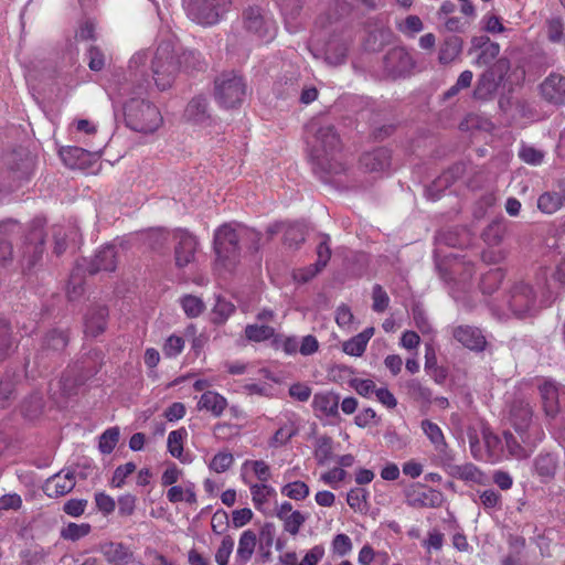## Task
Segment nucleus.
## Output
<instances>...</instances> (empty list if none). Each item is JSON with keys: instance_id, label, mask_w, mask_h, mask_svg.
Returning <instances> with one entry per match:
<instances>
[{"instance_id": "obj_59", "label": "nucleus", "mask_w": 565, "mask_h": 565, "mask_svg": "<svg viewBox=\"0 0 565 565\" xmlns=\"http://www.w3.org/2000/svg\"><path fill=\"white\" fill-rule=\"evenodd\" d=\"M398 31L408 38H414L424 30V23L418 15H407L403 23L398 24Z\"/></svg>"}, {"instance_id": "obj_30", "label": "nucleus", "mask_w": 565, "mask_h": 565, "mask_svg": "<svg viewBox=\"0 0 565 565\" xmlns=\"http://www.w3.org/2000/svg\"><path fill=\"white\" fill-rule=\"evenodd\" d=\"M420 427L429 439V441L434 445V448L440 455H447L448 444L446 443L444 433L441 428L434 422L429 419H424L420 423Z\"/></svg>"}, {"instance_id": "obj_11", "label": "nucleus", "mask_w": 565, "mask_h": 565, "mask_svg": "<svg viewBox=\"0 0 565 565\" xmlns=\"http://www.w3.org/2000/svg\"><path fill=\"white\" fill-rule=\"evenodd\" d=\"M45 234L41 226H33L25 236L23 246L22 267L24 271H32L42 260L44 253Z\"/></svg>"}, {"instance_id": "obj_62", "label": "nucleus", "mask_w": 565, "mask_h": 565, "mask_svg": "<svg viewBox=\"0 0 565 565\" xmlns=\"http://www.w3.org/2000/svg\"><path fill=\"white\" fill-rule=\"evenodd\" d=\"M499 53L500 45L497 42L487 44L482 50H480L475 63L478 66L489 65L498 57Z\"/></svg>"}, {"instance_id": "obj_58", "label": "nucleus", "mask_w": 565, "mask_h": 565, "mask_svg": "<svg viewBox=\"0 0 565 565\" xmlns=\"http://www.w3.org/2000/svg\"><path fill=\"white\" fill-rule=\"evenodd\" d=\"M320 242L317 246V262L315 263L318 268H324L331 258L330 236L328 234H320Z\"/></svg>"}, {"instance_id": "obj_55", "label": "nucleus", "mask_w": 565, "mask_h": 565, "mask_svg": "<svg viewBox=\"0 0 565 565\" xmlns=\"http://www.w3.org/2000/svg\"><path fill=\"white\" fill-rule=\"evenodd\" d=\"M90 530H92V527L88 523H82V524L68 523L67 526L62 529L61 536L64 540H70V541L74 542V541H77V540L88 535Z\"/></svg>"}, {"instance_id": "obj_26", "label": "nucleus", "mask_w": 565, "mask_h": 565, "mask_svg": "<svg viewBox=\"0 0 565 565\" xmlns=\"http://www.w3.org/2000/svg\"><path fill=\"white\" fill-rule=\"evenodd\" d=\"M443 501V493L435 489H420L408 495V504L412 507L437 508Z\"/></svg>"}, {"instance_id": "obj_37", "label": "nucleus", "mask_w": 565, "mask_h": 565, "mask_svg": "<svg viewBox=\"0 0 565 565\" xmlns=\"http://www.w3.org/2000/svg\"><path fill=\"white\" fill-rule=\"evenodd\" d=\"M44 408L43 393L35 391L26 396L20 406L21 414L28 419L38 418Z\"/></svg>"}, {"instance_id": "obj_41", "label": "nucleus", "mask_w": 565, "mask_h": 565, "mask_svg": "<svg viewBox=\"0 0 565 565\" xmlns=\"http://www.w3.org/2000/svg\"><path fill=\"white\" fill-rule=\"evenodd\" d=\"M306 239L305 227L299 223H286L284 228V242L289 247H298Z\"/></svg>"}, {"instance_id": "obj_10", "label": "nucleus", "mask_w": 565, "mask_h": 565, "mask_svg": "<svg viewBox=\"0 0 565 565\" xmlns=\"http://www.w3.org/2000/svg\"><path fill=\"white\" fill-rule=\"evenodd\" d=\"M383 75L386 78H404L412 74L416 62L404 46L390 49L383 56Z\"/></svg>"}, {"instance_id": "obj_45", "label": "nucleus", "mask_w": 565, "mask_h": 565, "mask_svg": "<svg viewBox=\"0 0 565 565\" xmlns=\"http://www.w3.org/2000/svg\"><path fill=\"white\" fill-rule=\"evenodd\" d=\"M235 311V306L221 298H216V302L212 309V322L215 324H223Z\"/></svg>"}, {"instance_id": "obj_34", "label": "nucleus", "mask_w": 565, "mask_h": 565, "mask_svg": "<svg viewBox=\"0 0 565 565\" xmlns=\"http://www.w3.org/2000/svg\"><path fill=\"white\" fill-rule=\"evenodd\" d=\"M500 85V82H497L491 74L484 71L478 78L473 90V97L480 100H489L494 96Z\"/></svg>"}, {"instance_id": "obj_19", "label": "nucleus", "mask_w": 565, "mask_h": 565, "mask_svg": "<svg viewBox=\"0 0 565 565\" xmlns=\"http://www.w3.org/2000/svg\"><path fill=\"white\" fill-rule=\"evenodd\" d=\"M68 341L70 337L66 331L53 329L43 338L39 354L43 358L60 356L66 349Z\"/></svg>"}, {"instance_id": "obj_31", "label": "nucleus", "mask_w": 565, "mask_h": 565, "mask_svg": "<svg viewBox=\"0 0 565 565\" xmlns=\"http://www.w3.org/2000/svg\"><path fill=\"white\" fill-rule=\"evenodd\" d=\"M15 227L13 222L0 223V264L6 266L12 262L13 247L11 243V232Z\"/></svg>"}, {"instance_id": "obj_16", "label": "nucleus", "mask_w": 565, "mask_h": 565, "mask_svg": "<svg viewBox=\"0 0 565 565\" xmlns=\"http://www.w3.org/2000/svg\"><path fill=\"white\" fill-rule=\"evenodd\" d=\"M96 373L95 367L84 371V366L75 365L63 373L60 380V387L64 395H75L78 388Z\"/></svg>"}, {"instance_id": "obj_42", "label": "nucleus", "mask_w": 565, "mask_h": 565, "mask_svg": "<svg viewBox=\"0 0 565 565\" xmlns=\"http://www.w3.org/2000/svg\"><path fill=\"white\" fill-rule=\"evenodd\" d=\"M407 394L415 401L422 403H430L433 399V393L430 388L425 386L417 379L409 380L405 384Z\"/></svg>"}, {"instance_id": "obj_33", "label": "nucleus", "mask_w": 565, "mask_h": 565, "mask_svg": "<svg viewBox=\"0 0 565 565\" xmlns=\"http://www.w3.org/2000/svg\"><path fill=\"white\" fill-rule=\"evenodd\" d=\"M17 348L18 342L13 337L10 322L6 319H0V361L10 358Z\"/></svg>"}, {"instance_id": "obj_8", "label": "nucleus", "mask_w": 565, "mask_h": 565, "mask_svg": "<svg viewBox=\"0 0 565 565\" xmlns=\"http://www.w3.org/2000/svg\"><path fill=\"white\" fill-rule=\"evenodd\" d=\"M533 409L529 402L515 399L510 409L512 425L524 444L534 445L542 441L544 431L532 424Z\"/></svg>"}, {"instance_id": "obj_53", "label": "nucleus", "mask_w": 565, "mask_h": 565, "mask_svg": "<svg viewBox=\"0 0 565 565\" xmlns=\"http://www.w3.org/2000/svg\"><path fill=\"white\" fill-rule=\"evenodd\" d=\"M505 235V226L502 222L490 223L482 233L484 242L489 245H499Z\"/></svg>"}, {"instance_id": "obj_22", "label": "nucleus", "mask_w": 565, "mask_h": 565, "mask_svg": "<svg viewBox=\"0 0 565 565\" xmlns=\"http://www.w3.org/2000/svg\"><path fill=\"white\" fill-rule=\"evenodd\" d=\"M99 552L109 565H127L134 558L132 551L121 542L108 541L102 543Z\"/></svg>"}, {"instance_id": "obj_21", "label": "nucleus", "mask_w": 565, "mask_h": 565, "mask_svg": "<svg viewBox=\"0 0 565 565\" xmlns=\"http://www.w3.org/2000/svg\"><path fill=\"white\" fill-rule=\"evenodd\" d=\"M117 267V249L115 245L103 246L87 265L86 270L89 275H95L102 270L114 271Z\"/></svg>"}, {"instance_id": "obj_57", "label": "nucleus", "mask_w": 565, "mask_h": 565, "mask_svg": "<svg viewBox=\"0 0 565 565\" xmlns=\"http://www.w3.org/2000/svg\"><path fill=\"white\" fill-rule=\"evenodd\" d=\"M456 174L454 173V170H448L444 172L441 175H439L431 185L427 189V192L431 199L438 198V192H440L443 189H447L452 184V182L456 179Z\"/></svg>"}, {"instance_id": "obj_64", "label": "nucleus", "mask_w": 565, "mask_h": 565, "mask_svg": "<svg viewBox=\"0 0 565 565\" xmlns=\"http://www.w3.org/2000/svg\"><path fill=\"white\" fill-rule=\"evenodd\" d=\"M284 529L291 535H297L306 522V516L300 511H294L284 520Z\"/></svg>"}, {"instance_id": "obj_49", "label": "nucleus", "mask_w": 565, "mask_h": 565, "mask_svg": "<svg viewBox=\"0 0 565 565\" xmlns=\"http://www.w3.org/2000/svg\"><path fill=\"white\" fill-rule=\"evenodd\" d=\"M563 206L562 199L558 198L556 192H545L540 195L537 200V207L541 212L553 214Z\"/></svg>"}, {"instance_id": "obj_3", "label": "nucleus", "mask_w": 565, "mask_h": 565, "mask_svg": "<svg viewBox=\"0 0 565 565\" xmlns=\"http://www.w3.org/2000/svg\"><path fill=\"white\" fill-rule=\"evenodd\" d=\"M143 90V85L132 89L128 84H122L118 88V98L131 95L122 105L127 127L138 132L151 134L161 126L162 116L152 103L135 96Z\"/></svg>"}, {"instance_id": "obj_56", "label": "nucleus", "mask_w": 565, "mask_h": 565, "mask_svg": "<svg viewBox=\"0 0 565 565\" xmlns=\"http://www.w3.org/2000/svg\"><path fill=\"white\" fill-rule=\"evenodd\" d=\"M119 440V429L117 427L108 428L99 437L98 448L102 454H110Z\"/></svg>"}, {"instance_id": "obj_2", "label": "nucleus", "mask_w": 565, "mask_h": 565, "mask_svg": "<svg viewBox=\"0 0 565 565\" xmlns=\"http://www.w3.org/2000/svg\"><path fill=\"white\" fill-rule=\"evenodd\" d=\"M553 294L547 285L546 274L535 277V280L515 281L509 289L508 307L518 318L535 316L542 308L552 303Z\"/></svg>"}, {"instance_id": "obj_7", "label": "nucleus", "mask_w": 565, "mask_h": 565, "mask_svg": "<svg viewBox=\"0 0 565 565\" xmlns=\"http://www.w3.org/2000/svg\"><path fill=\"white\" fill-rule=\"evenodd\" d=\"M246 83L242 76L227 72L215 78L214 97L223 108H236L242 105L246 96Z\"/></svg>"}, {"instance_id": "obj_6", "label": "nucleus", "mask_w": 565, "mask_h": 565, "mask_svg": "<svg viewBox=\"0 0 565 565\" xmlns=\"http://www.w3.org/2000/svg\"><path fill=\"white\" fill-rule=\"evenodd\" d=\"M241 21L244 31L258 40L270 42L276 36V21L266 8L257 4L244 8Z\"/></svg>"}, {"instance_id": "obj_29", "label": "nucleus", "mask_w": 565, "mask_h": 565, "mask_svg": "<svg viewBox=\"0 0 565 565\" xmlns=\"http://www.w3.org/2000/svg\"><path fill=\"white\" fill-rule=\"evenodd\" d=\"M503 440H504L503 448L505 447L508 454L515 459H525V458L530 457L533 449L537 445V444L527 445V444H524L522 440L519 441L516 436H514L509 430L503 431Z\"/></svg>"}, {"instance_id": "obj_35", "label": "nucleus", "mask_w": 565, "mask_h": 565, "mask_svg": "<svg viewBox=\"0 0 565 565\" xmlns=\"http://www.w3.org/2000/svg\"><path fill=\"white\" fill-rule=\"evenodd\" d=\"M256 546V534L250 531H244L238 541V547L236 551V564L245 565L254 554Z\"/></svg>"}, {"instance_id": "obj_52", "label": "nucleus", "mask_w": 565, "mask_h": 565, "mask_svg": "<svg viewBox=\"0 0 565 565\" xmlns=\"http://www.w3.org/2000/svg\"><path fill=\"white\" fill-rule=\"evenodd\" d=\"M545 32L547 40L552 43L564 42V23L561 18L555 17L546 20Z\"/></svg>"}, {"instance_id": "obj_32", "label": "nucleus", "mask_w": 565, "mask_h": 565, "mask_svg": "<svg viewBox=\"0 0 565 565\" xmlns=\"http://www.w3.org/2000/svg\"><path fill=\"white\" fill-rule=\"evenodd\" d=\"M207 106V99L205 97L196 96L189 102L184 110V116L190 121L203 124L210 118Z\"/></svg>"}, {"instance_id": "obj_20", "label": "nucleus", "mask_w": 565, "mask_h": 565, "mask_svg": "<svg viewBox=\"0 0 565 565\" xmlns=\"http://www.w3.org/2000/svg\"><path fill=\"white\" fill-rule=\"evenodd\" d=\"M542 408L548 418H555L561 412L559 390L555 382L544 381L539 385Z\"/></svg>"}, {"instance_id": "obj_60", "label": "nucleus", "mask_w": 565, "mask_h": 565, "mask_svg": "<svg viewBox=\"0 0 565 565\" xmlns=\"http://www.w3.org/2000/svg\"><path fill=\"white\" fill-rule=\"evenodd\" d=\"M86 57L90 71L99 72L105 67L106 57L98 46L90 45L86 52Z\"/></svg>"}, {"instance_id": "obj_24", "label": "nucleus", "mask_w": 565, "mask_h": 565, "mask_svg": "<svg viewBox=\"0 0 565 565\" xmlns=\"http://www.w3.org/2000/svg\"><path fill=\"white\" fill-rule=\"evenodd\" d=\"M533 468L541 482L547 483L554 479L558 461L552 454H540L533 461Z\"/></svg>"}, {"instance_id": "obj_28", "label": "nucleus", "mask_w": 565, "mask_h": 565, "mask_svg": "<svg viewBox=\"0 0 565 565\" xmlns=\"http://www.w3.org/2000/svg\"><path fill=\"white\" fill-rule=\"evenodd\" d=\"M340 397L332 392L317 393L313 396L312 406L316 412H320L323 416L338 415Z\"/></svg>"}, {"instance_id": "obj_40", "label": "nucleus", "mask_w": 565, "mask_h": 565, "mask_svg": "<svg viewBox=\"0 0 565 565\" xmlns=\"http://www.w3.org/2000/svg\"><path fill=\"white\" fill-rule=\"evenodd\" d=\"M504 276L502 268H493L484 273L480 280V289L482 294H493L502 284Z\"/></svg>"}, {"instance_id": "obj_14", "label": "nucleus", "mask_w": 565, "mask_h": 565, "mask_svg": "<svg viewBox=\"0 0 565 565\" xmlns=\"http://www.w3.org/2000/svg\"><path fill=\"white\" fill-rule=\"evenodd\" d=\"M451 337L463 348L482 352L486 349L487 340L482 331L475 326L459 324L450 328Z\"/></svg>"}, {"instance_id": "obj_48", "label": "nucleus", "mask_w": 565, "mask_h": 565, "mask_svg": "<svg viewBox=\"0 0 565 565\" xmlns=\"http://www.w3.org/2000/svg\"><path fill=\"white\" fill-rule=\"evenodd\" d=\"M188 436L185 428L170 431L168 436V451L174 458L180 459L183 452V439Z\"/></svg>"}, {"instance_id": "obj_23", "label": "nucleus", "mask_w": 565, "mask_h": 565, "mask_svg": "<svg viewBox=\"0 0 565 565\" xmlns=\"http://www.w3.org/2000/svg\"><path fill=\"white\" fill-rule=\"evenodd\" d=\"M108 309L105 306L90 307L84 318V332L95 338L102 334L107 327Z\"/></svg>"}, {"instance_id": "obj_27", "label": "nucleus", "mask_w": 565, "mask_h": 565, "mask_svg": "<svg viewBox=\"0 0 565 565\" xmlns=\"http://www.w3.org/2000/svg\"><path fill=\"white\" fill-rule=\"evenodd\" d=\"M226 407V398L214 391L204 392L198 402V408L200 411H206L215 417H220Z\"/></svg>"}, {"instance_id": "obj_38", "label": "nucleus", "mask_w": 565, "mask_h": 565, "mask_svg": "<svg viewBox=\"0 0 565 565\" xmlns=\"http://www.w3.org/2000/svg\"><path fill=\"white\" fill-rule=\"evenodd\" d=\"M448 472L454 478L475 483H480L483 477L480 469L470 462L463 465H450L448 467Z\"/></svg>"}, {"instance_id": "obj_47", "label": "nucleus", "mask_w": 565, "mask_h": 565, "mask_svg": "<svg viewBox=\"0 0 565 565\" xmlns=\"http://www.w3.org/2000/svg\"><path fill=\"white\" fill-rule=\"evenodd\" d=\"M483 440L491 459H499L503 455V436L500 437L490 430H483Z\"/></svg>"}, {"instance_id": "obj_15", "label": "nucleus", "mask_w": 565, "mask_h": 565, "mask_svg": "<svg viewBox=\"0 0 565 565\" xmlns=\"http://www.w3.org/2000/svg\"><path fill=\"white\" fill-rule=\"evenodd\" d=\"M76 484L75 473L71 469H63L50 477L44 486L43 491L50 498H58L70 493Z\"/></svg>"}, {"instance_id": "obj_12", "label": "nucleus", "mask_w": 565, "mask_h": 565, "mask_svg": "<svg viewBox=\"0 0 565 565\" xmlns=\"http://www.w3.org/2000/svg\"><path fill=\"white\" fill-rule=\"evenodd\" d=\"M9 172L15 182L14 186H20L24 181H29L34 172V157L26 151H13L7 157Z\"/></svg>"}, {"instance_id": "obj_17", "label": "nucleus", "mask_w": 565, "mask_h": 565, "mask_svg": "<svg viewBox=\"0 0 565 565\" xmlns=\"http://www.w3.org/2000/svg\"><path fill=\"white\" fill-rule=\"evenodd\" d=\"M391 166V152L386 148H376L364 152L360 158V168L367 173L386 171Z\"/></svg>"}, {"instance_id": "obj_4", "label": "nucleus", "mask_w": 565, "mask_h": 565, "mask_svg": "<svg viewBox=\"0 0 565 565\" xmlns=\"http://www.w3.org/2000/svg\"><path fill=\"white\" fill-rule=\"evenodd\" d=\"M262 234L254 230L242 228L237 231L232 224L221 225L214 233V249L217 258L225 267L236 265L241 255V241L250 242L253 252L259 249Z\"/></svg>"}, {"instance_id": "obj_54", "label": "nucleus", "mask_w": 565, "mask_h": 565, "mask_svg": "<svg viewBox=\"0 0 565 565\" xmlns=\"http://www.w3.org/2000/svg\"><path fill=\"white\" fill-rule=\"evenodd\" d=\"M275 330L269 326L248 324L245 328V335L248 340L260 342L274 337Z\"/></svg>"}, {"instance_id": "obj_5", "label": "nucleus", "mask_w": 565, "mask_h": 565, "mask_svg": "<svg viewBox=\"0 0 565 565\" xmlns=\"http://www.w3.org/2000/svg\"><path fill=\"white\" fill-rule=\"evenodd\" d=\"M180 71L174 44L171 41H162L152 60L154 84L160 90L170 88Z\"/></svg>"}, {"instance_id": "obj_61", "label": "nucleus", "mask_w": 565, "mask_h": 565, "mask_svg": "<svg viewBox=\"0 0 565 565\" xmlns=\"http://www.w3.org/2000/svg\"><path fill=\"white\" fill-rule=\"evenodd\" d=\"M234 463V457L228 451H220L217 452L210 462V468L217 472H224L231 468Z\"/></svg>"}, {"instance_id": "obj_43", "label": "nucleus", "mask_w": 565, "mask_h": 565, "mask_svg": "<svg viewBox=\"0 0 565 565\" xmlns=\"http://www.w3.org/2000/svg\"><path fill=\"white\" fill-rule=\"evenodd\" d=\"M252 500L256 509L268 502L269 498L276 495V491L267 483H253L249 486Z\"/></svg>"}, {"instance_id": "obj_63", "label": "nucleus", "mask_w": 565, "mask_h": 565, "mask_svg": "<svg viewBox=\"0 0 565 565\" xmlns=\"http://www.w3.org/2000/svg\"><path fill=\"white\" fill-rule=\"evenodd\" d=\"M234 548V540L230 535L222 539L221 545L215 553V562L218 565H228V558Z\"/></svg>"}, {"instance_id": "obj_50", "label": "nucleus", "mask_w": 565, "mask_h": 565, "mask_svg": "<svg viewBox=\"0 0 565 565\" xmlns=\"http://www.w3.org/2000/svg\"><path fill=\"white\" fill-rule=\"evenodd\" d=\"M181 306L189 318L199 317L205 309L203 300L193 295H185L181 298Z\"/></svg>"}, {"instance_id": "obj_44", "label": "nucleus", "mask_w": 565, "mask_h": 565, "mask_svg": "<svg viewBox=\"0 0 565 565\" xmlns=\"http://www.w3.org/2000/svg\"><path fill=\"white\" fill-rule=\"evenodd\" d=\"M177 60L180 64V70L185 72L202 70L204 66V62L201 58V54L195 51H177Z\"/></svg>"}, {"instance_id": "obj_9", "label": "nucleus", "mask_w": 565, "mask_h": 565, "mask_svg": "<svg viewBox=\"0 0 565 565\" xmlns=\"http://www.w3.org/2000/svg\"><path fill=\"white\" fill-rule=\"evenodd\" d=\"M231 0H190L189 18L201 25H214L230 10Z\"/></svg>"}, {"instance_id": "obj_25", "label": "nucleus", "mask_w": 565, "mask_h": 565, "mask_svg": "<svg viewBox=\"0 0 565 565\" xmlns=\"http://www.w3.org/2000/svg\"><path fill=\"white\" fill-rule=\"evenodd\" d=\"M463 41L460 36L449 35L439 46L438 61L443 65L454 62L462 52Z\"/></svg>"}, {"instance_id": "obj_46", "label": "nucleus", "mask_w": 565, "mask_h": 565, "mask_svg": "<svg viewBox=\"0 0 565 565\" xmlns=\"http://www.w3.org/2000/svg\"><path fill=\"white\" fill-rule=\"evenodd\" d=\"M281 494L296 501L305 500L309 493L310 489L307 483L303 481H292L286 483L281 490Z\"/></svg>"}, {"instance_id": "obj_13", "label": "nucleus", "mask_w": 565, "mask_h": 565, "mask_svg": "<svg viewBox=\"0 0 565 565\" xmlns=\"http://www.w3.org/2000/svg\"><path fill=\"white\" fill-rule=\"evenodd\" d=\"M173 238L177 242L174 247L175 266L183 268L194 260L199 243L194 235L182 228L174 231Z\"/></svg>"}, {"instance_id": "obj_36", "label": "nucleus", "mask_w": 565, "mask_h": 565, "mask_svg": "<svg viewBox=\"0 0 565 565\" xmlns=\"http://www.w3.org/2000/svg\"><path fill=\"white\" fill-rule=\"evenodd\" d=\"M349 43L341 39H331L326 45V61L330 65H340L344 63Z\"/></svg>"}, {"instance_id": "obj_1", "label": "nucleus", "mask_w": 565, "mask_h": 565, "mask_svg": "<svg viewBox=\"0 0 565 565\" xmlns=\"http://www.w3.org/2000/svg\"><path fill=\"white\" fill-rule=\"evenodd\" d=\"M310 158L315 166L327 173H339L341 164L338 154L342 149L335 127L328 122L312 120L307 126Z\"/></svg>"}, {"instance_id": "obj_39", "label": "nucleus", "mask_w": 565, "mask_h": 565, "mask_svg": "<svg viewBox=\"0 0 565 565\" xmlns=\"http://www.w3.org/2000/svg\"><path fill=\"white\" fill-rule=\"evenodd\" d=\"M299 433L296 422L288 419L279 426L274 436L269 439L268 445L273 448L285 446L292 437Z\"/></svg>"}, {"instance_id": "obj_51", "label": "nucleus", "mask_w": 565, "mask_h": 565, "mask_svg": "<svg viewBox=\"0 0 565 565\" xmlns=\"http://www.w3.org/2000/svg\"><path fill=\"white\" fill-rule=\"evenodd\" d=\"M332 457V439L322 436L317 439L315 448V458L319 466H324Z\"/></svg>"}, {"instance_id": "obj_18", "label": "nucleus", "mask_w": 565, "mask_h": 565, "mask_svg": "<svg viewBox=\"0 0 565 565\" xmlns=\"http://www.w3.org/2000/svg\"><path fill=\"white\" fill-rule=\"evenodd\" d=\"M541 95L550 104L561 105L565 98V76L552 73L540 85Z\"/></svg>"}]
</instances>
